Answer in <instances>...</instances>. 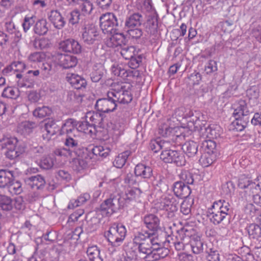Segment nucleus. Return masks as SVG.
Segmentation results:
<instances>
[{
    "label": "nucleus",
    "instance_id": "39",
    "mask_svg": "<svg viewBox=\"0 0 261 261\" xmlns=\"http://www.w3.org/2000/svg\"><path fill=\"white\" fill-rule=\"evenodd\" d=\"M198 145L193 141L186 142L182 146V149L185 154L189 157L194 156L198 151Z\"/></svg>",
    "mask_w": 261,
    "mask_h": 261
},
{
    "label": "nucleus",
    "instance_id": "50",
    "mask_svg": "<svg viewBox=\"0 0 261 261\" xmlns=\"http://www.w3.org/2000/svg\"><path fill=\"white\" fill-rule=\"evenodd\" d=\"M155 251V253L152 254V256H149V261H155L160 258H163L167 256L169 253V249L162 247H160V248Z\"/></svg>",
    "mask_w": 261,
    "mask_h": 261
},
{
    "label": "nucleus",
    "instance_id": "61",
    "mask_svg": "<svg viewBox=\"0 0 261 261\" xmlns=\"http://www.w3.org/2000/svg\"><path fill=\"white\" fill-rule=\"evenodd\" d=\"M90 150L88 149V153H87L88 156L86 158L79 157L75 161L76 164H78L79 167L77 168L78 170L83 169L86 168L88 166V163L92 159V156L89 154Z\"/></svg>",
    "mask_w": 261,
    "mask_h": 261
},
{
    "label": "nucleus",
    "instance_id": "10",
    "mask_svg": "<svg viewBox=\"0 0 261 261\" xmlns=\"http://www.w3.org/2000/svg\"><path fill=\"white\" fill-rule=\"evenodd\" d=\"M81 141H77L72 138H66L64 141V145L66 149L73 156L74 155L78 157L86 158L88 153V148L81 147L80 145Z\"/></svg>",
    "mask_w": 261,
    "mask_h": 261
},
{
    "label": "nucleus",
    "instance_id": "45",
    "mask_svg": "<svg viewBox=\"0 0 261 261\" xmlns=\"http://www.w3.org/2000/svg\"><path fill=\"white\" fill-rule=\"evenodd\" d=\"M87 254L91 261H102L100 255V250L96 246L89 247L87 250Z\"/></svg>",
    "mask_w": 261,
    "mask_h": 261
},
{
    "label": "nucleus",
    "instance_id": "48",
    "mask_svg": "<svg viewBox=\"0 0 261 261\" xmlns=\"http://www.w3.org/2000/svg\"><path fill=\"white\" fill-rule=\"evenodd\" d=\"M129 154V151H126L118 154L113 162L114 165L118 168H122L125 165Z\"/></svg>",
    "mask_w": 261,
    "mask_h": 261
},
{
    "label": "nucleus",
    "instance_id": "46",
    "mask_svg": "<svg viewBox=\"0 0 261 261\" xmlns=\"http://www.w3.org/2000/svg\"><path fill=\"white\" fill-rule=\"evenodd\" d=\"M249 120V117L235 118V120L232 122V124L237 131L241 132L247 126Z\"/></svg>",
    "mask_w": 261,
    "mask_h": 261
},
{
    "label": "nucleus",
    "instance_id": "57",
    "mask_svg": "<svg viewBox=\"0 0 261 261\" xmlns=\"http://www.w3.org/2000/svg\"><path fill=\"white\" fill-rule=\"evenodd\" d=\"M202 147L204 149L205 153L215 154L216 151V144L214 141L211 140H205L202 142Z\"/></svg>",
    "mask_w": 261,
    "mask_h": 261
},
{
    "label": "nucleus",
    "instance_id": "1",
    "mask_svg": "<svg viewBox=\"0 0 261 261\" xmlns=\"http://www.w3.org/2000/svg\"><path fill=\"white\" fill-rule=\"evenodd\" d=\"M142 191L139 188H134L128 190L121 197L119 194L111 195L109 198L105 200L100 205L99 211L103 216H110L114 212L123 207L125 202L130 201L139 197Z\"/></svg>",
    "mask_w": 261,
    "mask_h": 261
},
{
    "label": "nucleus",
    "instance_id": "2",
    "mask_svg": "<svg viewBox=\"0 0 261 261\" xmlns=\"http://www.w3.org/2000/svg\"><path fill=\"white\" fill-rule=\"evenodd\" d=\"M123 20V17L119 11L108 12L100 17V27L105 34L111 33L114 29H118L122 26Z\"/></svg>",
    "mask_w": 261,
    "mask_h": 261
},
{
    "label": "nucleus",
    "instance_id": "27",
    "mask_svg": "<svg viewBox=\"0 0 261 261\" xmlns=\"http://www.w3.org/2000/svg\"><path fill=\"white\" fill-rule=\"evenodd\" d=\"M50 25L46 19L41 18L37 20L33 27L34 33L39 36L47 34Z\"/></svg>",
    "mask_w": 261,
    "mask_h": 261
},
{
    "label": "nucleus",
    "instance_id": "40",
    "mask_svg": "<svg viewBox=\"0 0 261 261\" xmlns=\"http://www.w3.org/2000/svg\"><path fill=\"white\" fill-rule=\"evenodd\" d=\"M208 212L209 213L208 216L210 217L211 222L215 225L220 224L223 220L226 218L228 219V218L219 211L213 210L212 207L208 210Z\"/></svg>",
    "mask_w": 261,
    "mask_h": 261
},
{
    "label": "nucleus",
    "instance_id": "12",
    "mask_svg": "<svg viewBox=\"0 0 261 261\" xmlns=\"http://www.w3.org/2000/svg\"><path fill=\"white\" fill-rule=\"evenodd\" d=\"M143 222L146 227L148 229L143 232L144 234H149L150 236L155 235L159 230H161L160 220L158 217L154 214L145 215L143 218Z\"/></svg>",
    "mask_w": 261,
    "mask_h": 261
},
{
    "label": "nucleus",
    "instance_id": "43",
    "mask_svg": "<svg viewBox=\"0 0 261 261\" xmlns=\"http://www.w3.org/2000/svg\"><path fill=\"white\" fill-rule=\"evenodd\" d=\"M189 242L193 252L195 254H199L203 250V243L198 236L193 237L190 238Z\"/></svg>",
    "mask_w": 261,
    "mask_h": 261
},
{
    "label": "nucleus",
    "instance_id": "51",
    "mask_svg": "<svg viewBox=\"0 0 261 261\" xmlns=\"http://www.w3.org/2000/svg\"><path fill=\"white\" fill-rule=\"evenodd\" d=\"M50 40L46 38H41L40 39H35L33 41V45L36 49H43L50 47Z\"/></svg>",
    "mask_w": 261,
    "mask_h": 261
},
{
    "label": "nucleus",
    "instance_id": "53",
    "mask_svg": "<svg viewBox=\"0 0 261 261\" xmlns=\"http://www.w3.org/2000/svg\"><path fill=\"white\" fill-rule=\"evenodd\" d=\"M83 96L80 93H75L73 91H69L67 95V100L73 105H79L82 102Z\"/></svg>",
    "mask_w": 261,
    "mask_h": 261
},
{
    "label": "nucleus",
    "instance_id": "63",
    "mask_svg": "<svg viewBox=\"0 0 261 261\" xmlns=\"http://www.w3.org/2000/svg\"><path fill=\"white\" fill-rule=\"evenodd\" d=\"M56 174L57 177L61 180L69 182L71 179V174L66 170L60 169Z\"/></svg>",
    "mask_w": 261,
    "mask_h": 261
},
{
    "label": "nucleus",
    "instance_id": "36",
    "mask_svg": "<svg viewBox=\"0 0 261 261\" xmlns=\"http://www.w3.org/2000/svg\"><path fill=\"white\" fill-rule=\"evenodd\" d=\"M37 126V123L33 121H25L20 123L17 127L18 133L27 135L32 132L34 128Z\"/></svg>",
    "mask_w": 261,
    "mask_h": 261
},
{
    "label": "nucleus",
    "instance_id": "54",
    "mask_svg": "<svg viewBox=\"0 0 261 261\" xmlns=\"http://www.w3.org/2000/svg\"><path fill=\"white\" fill-rule=\"evenodd\" d=\"M51 113V110L48 107L37 108L33 112V115L35 117L42 118L49 116Z\"/></svg>",
    "mask_w": 261,
    "mask_h": 261
},
{
    "label": "nucleus",
    "instance_id": "16",
    "mask_svg": "<svg viewBox=\"0 0 261 261\" xmlns=\"http://www.w3.org/2000/svg\"><path fill=\"white\" fill-rule=\"evenodd\" d=\"M59 48L65 52L74 54H80L82 50L81 45L73 39H68L61 41L59 44Z\"/></svg>",
    "mask_w": 261,
    "mask_h": 261
},
{
    "label": "nucleus",
    "instance_id": "22",
    "mask_svg": "<svg viewBox=\"0 0 261 261\" xmlns=\"http://www.w3.org/2000/svg\"><path fill=\"white\" fill-rule=\"evenodd\" d=\"M24 182L30 188L36 190L43 189L46 184L44 178L39 174L25 178Z\"/></svg>",
    "mask_w": 261,
    "mask_h": 261
},
{
    "label": "nucleus",
    "instance_id": "38",
    "mask_svg": "<svg viewBox=\"0 0 261 261\" xmlns=\"http://www.w3.org/2000/svg\"><path fill=\"white\" fill-rule=\"evenodd\" d=\"M229 206L228 202H226L224 200L216 201L212 206L213 210L219 211L227 217H229Z\"/></svg>",
    "mask_w": 261,
    "mask_h": 261
},
{
    "label": "nucleus",
    "instance_id": "18",
    "mask_svg": "<svg viewBox=\"0 0 261 261\" xmlns=\"http://www.w3.org/2000/svg\"><path fill=\"white\" fill-rule=\"evenodd\" d=\"M58 121L52 119H49L44 122V127L46 134L42 135L43 140L49 141L51 137L60 132V127L58 125Z\"/></svg>",
    "mask_w": 261,
    "mask_h": 261
},
{
    "label": "nucleus",
    "instance_id": "7",
    "mask_svg": "<svg viewBox=\"0 0 261 261\" xmlns=\"http://www.w3.org/2000/svg\"><path fill=\"white\" fill-rule=\"evenodd\" d=\"M120 54L125 60H129V66L132 69L138 67L142 61L140 55H136V48L134 46H123L121 48Z\"/></svg>",
    "mask_w": 261,
    "mask_h": 261
},
{
    "label": "nucleus",
    "instance_id": "44",
    "mask_svg": "<svg viewBox=\"0 0 261 261\" xmlns=\"http://www.w3.org/2000/svg\"><path fill=\"white\" fill-rule=\"evenodd\" d=\"M90 150L89 154L92 158L94 155L101 157H106L109 153L110 150L108 148H105L102 146H96L92 149H88Z\"/></svg>",
    "mask_w": 261,
    "mask_h": 261
},
{
    "label": "nucleus",
    "instance_id": "24",
    "mask_svg": "<svg viewBox=\"0 0 261 261\" xmlns=\"http://www.w3.org/2000/svg\"><path fill=\"white\" fill-rule=\"evenodd\" d=\"M158 28V15L155 12L150 13L145 23L146 32L150 35L154 34Z\"/></svg>",
    "mask_w": 261,
    "mask_h": 261
},
{
    "label": "nucleus",
    "instance_id": "8",
    "mask_svg": "<svg viewBox=\"0 0 261 261\" xmlns=\"http://www.w3.org/2000/svg\"><path fill=\"white\" fill-rule=\"evenodd\" d=\"M160 158L165 163H174L177 166H182L186 164L184 155L177 150H169L162 152Z\"/></svg>",
    "mask_w": 261,
    "mask_h": 261
},
{
    "label": "nucleus",
    "instance_id": "49",
    "mask_svg": "<svg viewBox=\"0 0 261 261\" xmlns=\"http://www.w3.org/2000/svg\"><path fill=\"white\" fill-rule=\"evenodd\" d=\"M216 154L204 152L199 160L200 164L203 167L211 165L216 159Z\"/></svg>",
    "mask_w": 261,
    "mask_h": 261
},
{
    "label": "nucleus",
    "instance_id": "60",
    "mask_svg": "<svg viewBox=\"0 0 261 261\" xmlns=\"http://www.w3.org/2000/svg\"><path fill=\"white\" fill-rule=\"evenodd\" d=\"M78 125V122L72 118H69L65 120L60 128V135H64V131L65 130L76 127Z\"/></svg>",
    "mask_w": 261,
    "mask_h": 261
},
{
    "label": "nucleus",
    "instance_id": "21",
    "mask_svg": "<svg viewBox=\"0 0 261 261\" xmlns=\"http://www.w3.org/2000/svg\"><path fill=\"white\" fill-rule=\"evenodd\" d=\"M48 18L56 29H62L66 24L65 18L57 10H51L48 15Z\"/></svg>",
    "mask_w": 261,
    "mask_h": 261
},
{
    "label": "nucleus",
    "instance_id": "23",
    "mask_svg": "<svg viewBox=\"0 0 261 261\" xmlns=\"http://www.w3.org/2000/svg\"><path fill=\"white\" fill-rule=\"evenodd\" d=\"M143 22V16L140 12L134 13L127 16L124 22V30L140 27Z\"/></svg>",
    "mask_w": 261,
    "mask_h": 261
},
{
    "label": "nucleus",
    "instance_id": "29",
    "mask_svg": "<svg viewBox=\"0 0 261 261\" xmlns=\"http://www.w3.org/2000/svg\"><path fill=\"white\" fill-rule=\"evenodd\" d=\"M14 171L7 169L0 170V188H5L13 181Z\"/></svg>",
    "mask_w": 261,
    "mask_h": 261
},
{
    "label": "nucleus",
    "instance_id": "55",
    "mask_svg": "<svg viewBox=\"0 0 261 261\" xmlns=\"http://www.w3.org/2000/svg\"><path fill=\"white\" fill-rule=\"evenodd\" d=\"M12 200L5 195H0V207L4 211H10L12 208Z\"/></svg>",
    "mask_w": 261,
    "mask_h": 261
},
{
    "label": "nucleus",
    "instance_id": "25",
    "mask_svg": "<svg viewBox=\"0 0 261 261\" xmlns=\"http://www.w3.org/2000/svg\"><path fill=\"white\" fill-rule=\"evenodd\" d=\"M151 167L144 164H137L134 170L135 175L141 178L149 179L153 175Z\"/></svg>",
    "mask_w": 261,
    "mask_h": 261
},
{
    "label": "nucleus",
    "instance_id": "34",
    "mask_svg": "<svg viewBox=\"0 0 261 261\" xmlns=\"http://www.w3.org/2000/svg\"><path fill=\"white\" fill-rule=\"evenodd\" d=\"M97 33L94 28H85L82 34L84 42L88 44H92L95 41Z\"/></svg>",
    "mask_w": 261,
    "mask_h": 261
},
{
    "label": "nucleus",
    "instance_id": "20",
    "mask_svg": "<svg viewBox=\"0 0 261 261\" xmlns=\"http://www.w3.org/2000/svg\"><path fill=\"white\" fill-rule=\"evenodd\" d=\"M175 195L180 198L189 197L191 193L190 187L182 181H177L174 183L172 187Z\"/></svg>",
    "mask_w": 261,
    "mask_h": 261
},
{
    "label": "nucleus",
    "instance_id": "28",
    "mask_svg": "<svg viewBox=\"0 0 261 261\" xmlns=\"http://www.w3.org/2000/svg\"><path fill=\"white\" fill-rule=\"evenodd\" d=\"M106 73V70L102 64H95L90 74L91 79L93 82H98L105 75Z\"/></svg>",
    "mask_w": 261,
    "mask_h": 261
},
{
    "label": "nucleus",
    "instance_id": "13",
    "mask_svg": "<svg viewBox=\"0 0 261 261\" xmlns=\"http://www.w3.org/2000/svg\"><path fill=\"white\" fill-rule=\"evenodd\" d=\"M238 185L240 189H245V193L249 196L256 193V183L252 181L249 175H241L239 178Z\"/></svg>",
    "mask_w": 261,
    "mask_h": 261
},
{
    "label": "nucleus",
    "instance_id": "26",
    "mask_svg": "<svg viewBox=\"0 0 261 261\" xmlns=\"http://www.w3.org/2000/svg\"><path fill=\"white\" fill-rule=\"evenodd\" d=\"M177 204L176 199L172 195L165 196L161 203L162 209L170 213H173L177 210Z\"/></svg>",
    "mask_w": 261,
    "mask_h": 261
},
{
    "label": "nucleus",
    "instance_id": "31",
    "mask_svg": "<svg viewBox=\"0 0 261 261\" xmlns=\"http://www.w3.org/2000/svg\"><path fill=\"white\" fill-rule=\"evenodd\" d=\"M194 204V199L191 197L185 198L180 204V212L185 216L186 219L191 216V207Z\"/></svg>",
    "mask_w": 261,
    "mask_h": 261
},
{
    "label": "nucleus",
    "instance_id": "4",
    "mask_svg": "<svg viewBox=\"0 0 261 261\" xmlns=\"http://www.w3.org/2000/svg\"><path fill=\"white\" fill-rule=\"evenodd\" d=\"M126 230L124 226L114 223L108 231L105 232V237L113 247H118L122 243L125 238Z\"/></svg>",
    "mask_w": 261,
    "mask_h": 261
},
{
    "label": "nucleus",
    "instance_id": "59",
    "mask_svg": "<svg viewBox=\"0 0 261 261\" xmlns=\"http://www.w3.org/2000/svg\"><path fill=\"white\" fill-rule=\"evenodd\" d=\"M9 191L12 194L14 195H18L20 194L22 191L21 187V184L18 181H15L13 178V181L10 183L7 187Z\"/></svg>",
    "mask_w": 261,
    "mask_h": 261
},
{
    "label": "nucleus",
    "instance_id": "52",
    "mask_svg": "<svg viewBox=\"0 0 261 261\" xmlns=\"http://www.w3.org/2000/svg\"><path fill=\"white\" fill-rule=\"evenodd\" d=\"M19 95V91L17 88L8 87L4 90L2 96L11 99H16Z\"/></svg>",
    "mask_w": 261,
    "mask_h": 261
},
{
    "label": "nucleus",
    "instance_id": "64",
    "mask_svg": "<svg viewBox=\"0 0 261 261\" xmlns=\"http://www.w3.org/2000/svg\"><path fill=\"white\" fill-rule=\"evenodd\" d=\"M52 66L49 63H43L41 67L40 73L43 79H47L51 74Z\"/></svg>",
    "mask_w": 261,
    "mask_h": 261
},
{
    "label": "nucleus",
    "instance_id": "17",
    "mask_svg": "<svg viewBox=\"0 0 261 261\" xmlns=\"http://www.w3.org/2000/svg\"><path fill=\"white\" fill-rule=\"evenodd\" d=\"M232 109L234 118L249 117L250 111L245 100L240 99L235 101L232 105Z\"/></svg>",
    "mask_w": 261,
    "mask_h": 261
},
{
    "label": "nucleus",
    "instance_id": "11",
    "mask_svg": "<svg viewBox=\"0 0 261 261\" xmlns=\"http://www.w3.org/2000/svg\"><path fill=\"white\" fill-rule=\"evenodd\" d=\"M53 57L60 66L65 69L73 68L77 63V58L72 55L56 52Z\"/></svg>",
    "mask_w": 261,
    "mask_h": 261
},
{
    "label": "nucleus",
    "instance_id": "3",
    "mask_svg": "<svg viewBox=\"0 0 261 261\" xmlns=\"http://www.w3.org/2000/svg\"><path fill=\"white\" fill-rule=\"evenodd\" d=\"M149 234H144L143 232H138L134 239V244L138 247L140 257L145 261H149V256L151 253V237Z\"/></svg>",
    "mask_w": 261,
    "mask_h": 261
},
{
    "label": "nucleus",
    "instance_id": "15",
    "mask_svg": "<svg viewBox=\"0 0 261 261\" xmlns=\"http://www.w3.org/2000/svg\"><path fill=\"white\" fill-rule=\"evenodd\" d=\"M111 71L115 76H119L123 79H126L127 77H138L140 75L138 71L125 69L122 64H113L111 67Z\"/></svg>",
    "mask_w": 261,
    "mask_h": 261
},
{
    "label": "nucleus",
    "instance_id": "32",
    "mask_svg": "<svg viewBox=\"0 0 261 261\" xmlns=\"http://www.w3.org/2000/svg\"><path fill=\"white\" fill-rule=\"evenodd\" d=\"M100 112H89L87 113L86 117L91 122V124L95 128L96 126H101L103 119V115Z\"/></svg>",
    "mask_w": 261,
    "mask_h": 261
},
{
    "label": "nucleus",
    "instance_id": "14",
    "mask_svg": "<svg viewBox=\"0 0 261 261\" xmlns=\"http://www.w3.org/2000/svg\"><path fill=\"white\" fill-rule=\"evenodd\" d=\"M186 230L184 231L181 230L177 232V234L175 237V239L172 238V241H169L170 246H174L177 251L184 250L185 246L189 242L190 237L186 234Z\"/></svg>",
    "mask_w": 261,
    "mask_h": 261
},
{
    "label": "nucleus",
    "instance_id": "9",
    "mask_svg": "<svg viewBox=\"0 0 261 261\" xmlns=\"http://www.w3.org/2000/svg\"><path fill=\"white\" fill-rule=\"evenodd\" d=\"M111 91L107 92V98L99 99L97 100L95 107L97 111L104 113H108L114 111L117 107L116 103L113 96L110 95Z\"/></svg>",
    "mask_w": 261,
    "mask_h": 261
},
{
    "label": "nucleus",
    "instance_id": "30",
    "mask_svg": "<svg viewBox=\"0 0 261 261\" xmlns=\"http://www.w3.org/2000/svg\"><path fill=\"white\" fill-rule=\"evenodd\" d=\"M16 76L18 79L17 85L19 87L25 88L33 87L35 80L28 74L23 76L21 73H17Z\"/></svg>",
    "mask_w": 261,
    "mask_h": 261
},
{
    "label": "nucleus",
    "instance_id": "19",
    "mask_svg": "<svg viewBox=\"0 0 261 261\" xmlns=\"http://www.w3.org/2000/svg\"><path fill=\"white\" fill-rule=\"evenodd\" d=\"M66 79L74 89L81 90L86 87L87 82L86 80L77 74L68 73L66 74Z\"/></svg>",
    "mask_w": 261,
    "mask_h": 261
},
{
    "label": "nucleus",
    "instance_id": "5",
    "mask_svg": "<svg viewBox=\"0 0 261 261\" xmlns=\"http://www.w3.org/2000/svg\"><path fill=\"white\" fill-rule=\"evenodd\" d=\"M112 88L110 91V95L113 96L114 99L118 103H128L132 100V95L130 92L125 89L123 83H113Z\"/></svg>",
    "mask_w": 261,
    "mask_h": 261
},
{
    "label": "nucleus",
    "instance_id": "62",
    "mask_svg": "<svg viewBox=\"0 0 261 261\" xmlns=\"http://www.w3.org/2000/svg\"><path fill=\"white\" fill-rule=\"evenodd\" d=\"M125 31L130 37L133 39H139L143 35V31L139 27L125 29Z\"/></svg>",
    "mask_w": 261,
    "mask_h": 261
},
{
    "label": "nucleus",
    "instance_id": "6",
    "mask_svg": "<svg viewBox=\"0 0 261 261\" xmlns=\"http://www.w3.org/2000/svg\"><path fill=\"white\" fill-rule=\"evenodd\" d=\"M17 142L18 141L15 138H6L0 141V146L2 148H6L7 150L6 155L10 160L16 158L23 151V150H18L16 146Z\"/></svg>",
    "mask_w": 261,
    "mask_h": 261
},
{
    "label": "nucleus",
    "instance_id": "41",
    "mask_svg": "<svg viewBox=\"0 0 261 261\" xmlns=\"http://www.w3.org/2000/svg\"><path fill=\"white\" fill-rule=\"evenodd\" d=\"M78 124L77 127L79 132H83L91 136L95 134L96 128L87 121L78 122Z\"/></svg>",
    "mask_w": 261,
    "mask_h": 261
},
{
    "label": "nucleus",
    "instance_id": "33",
    "mask_svg": "<svg viewBox=\"0 0 261 261\" xmlns=\"http://www.w3.org/2000/svg\"><path fill=\"white\" fill-rule=\"evenodd\" d=\"M79 5L77 10L81 15L84 16L90 15L94 9L93 4L90 0L81 1Z\"/></svg>",
    "mask_w": 261,
    "mask_h": 261
},
{
    "label": "nucleus",
    "instance_id": "58",
    "mask_svg": "<svg viewBox=\"0 0 261 261\" xmlns=\"http://www.w3.org/2000/svg\"><path fill=\"white\" fill-rule=\"evenodd\" d=\"M180 181H182L186 185H192L194 184V179L193 174L188 171H182L179 175Z\"/></svg>",
    "mask_w": 261,
    "mask_h": 261
},
{
    "label": "nucleus",
    "instance_id": "42",
    "mask_svg": "<svg viewBox=\"0 0 261 261\" xmlns=\"http://www.w3.org/2000/svg\"><path fill=\"white\" fill-rule=\"evenodd\" d=\"M4 28L5 32L10 35L14 34L18 38H20L21 36V34L18 30V28L16 27L14 22L11 19L6 20L4 22Z\"/></svg>",
    "mask_w": 261,
    "mask_h": 261
},
{
    "label": "nucleus",
    "instance_id": "37",
    "mask_svg": "<svg viewBox=\"0 0 261 261\" xmlns=\"http://www.w3.org/2000/svg\"><path fill=\"white\" fill-rule=\"evenodd\" d=\"M125 42L126 39L122 33H116L110 37L108 45L112 47L117 46L121 47L122 45H125Z\"/></svg>",
    "mask_w": 261,
    "mask_h": 261
},
{
    "label": "nucleus",
    "instance_id": "56",
    "mask_svg": "<svg viewBox=\"0 0 261 261\" xmlns=\"http://www.w3.org/2000/svg\"><path fill=\"white\" fill-rule=\"evenodd\" d=\"M54 159L48 156H43L39 162L40 167L44 170L50 169L54 166Z\"/></svg>",
    "mask_w": 261,
    "mask_h": 261
},
{
    "label": "nucleus",
    "instance_id": "47",
    "mask_svg": "<svg viewBox=\"0 0 261 261\" xmlns=\"http://www.w3.org/2000/svg\"><path fill=\"white\" fill-rule=\"evenodd\" d=\"M37 17L34 14L27 15L23 20L22 27L23 31L27 33L31 28V27L36 22Z\"/></svg>",
    "mask_w": 261,
    "mask_h": 261
},
{
    "label": "nucleus",
    "instance_id": "35",
    "mask_svg": "<svg viewBox=\"0 0 261 261\" xmlns=\"http://www.w3.org/2000/svg\"><path fill=\"white\" fill-rule=\"evenodd\" d=\"M250 239L261 241V226L255 223L250 224L247 227Z\"/></svg>",
    "mask_w": 261,
    "mask_h": 261
}]
</instances>
